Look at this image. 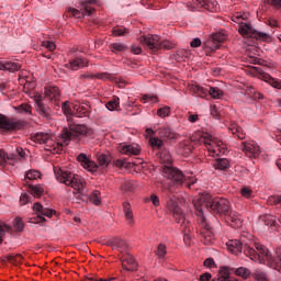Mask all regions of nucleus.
Here are the masks:
<instances>
[{
	"mask_svg": "<svg viewBox=\"0 0 281 281\" xmlns=\"http://www.w3.org/2000/svg\"><path fill=\"white\" fill-rule=\"evenodd\" d=\"M233 21L235 23L239 24L238 32L243 36H249L250 38H261L262 41L269 38V35L267 33L258 32L251 24L244 22L240 20V13H236L233 15Z\"/></svg>",
	"mask_w": 281,
	"mask_h": 281,
	"instance_id": "8",
	"label": "nucleus"
},
{
	"mask_svg": "<svg viewBox=\"0 0 281 281\" xmlns=\"http://www.w3.org/2000/svg\"><path fill=\"white\" fill-rule=\"evenodd\" d=\"M92 78H97L98 80H110V82H122V80L109 72H98L92 75Z\"/></svg>",
	"mask_w": 281,
	"mask_h": 281,
	"instance_id": "26",
	"label": "nucleus"
},
{
	"mask_svg": "<svg viewBox=\"0 0 281 281\" xmlns=\"http://www.w3.org/2000/svg\"><path fill=\"white\" fill-rule=\"evenodd\" d=\"M161 172L164 177L173 181V186H183L186 183V175L175 167H172V156L167 149L160 153Z\"/></svg>",
	"mask_w": 281,
	"mask_h": 281,
	"instance_id": "5",
	"label": "nucleus"
},
{
	"mask_svg": "<svg viewBox=\"0 0 281 281\" xmlns=\"http://www.w3.org/2000/svg\"><path fill=\"white\" fill-rule=\"evenodd\" d=\"M23 122L18 119H9L0 114V133H12L13 131H21Z\"/></svg>",
	"mask_w": 281,
	"mask_h": 281,
	"instance_id": "12",
	"label": "nucleus"
},
{
	"mask_svg": "<svg viewBox=\"0 0 281 281\" xmlns=\"http://www.w3.org/2000/svg\"><path fill=\"white\" fill-rule=\"evenodd\" d=\"M198 224L200 229L198 231L200 234V240L203 245H212L214 243V232H212V227L205 220V216L198 217Z\"/></svg>",
	"mask_w": 281,
	"mask_h": 281,
	"instance_id": "10",
	"label": "nucleus"
},
{
	"mask_svg": "<svg viewBox=\"0 0 281 281\" xmlns=\"http://www.w3.org/2000/svg\"><path fill=\"white\" fill-rule=\"evenodd\" d=\"M112 157L109 154H101L98 156V164L101 168H106L112 161Z\"/></svg>",
	"mask_w": 281,
	"mask_h": 281,
	"instance_id": "32",
	"label": "nucleus"
},
{
	"mask_svg": "<svg viewBox=\"0 0 281 281\" xmlns=\"http://www.w3.org/2000/svg\"><path fill=\"white\" fill-rule=\"evenodd\" d=\"M228 128L233 135L238 137V139H245V131H243V127H240L237 123H232Z\"/></svg>",
	"mask_w": 281,
	"mask_h": 281,
	"instance_id": "30",
	"label": "nucleus"
},
{
	"mask_svg": "<svg viewBox=\"0 0 281 281\" xmlns=\"http://www.w3.org/2000/svg\"><path fill=\"white\" fill-rule=\"evenodd\" d=\"M21 69V64L14 61H0V71H19Z\"/></svg>",
	"mask_w": 281,
	"mask_h": 281,
	"instance_id": "25",
	"label": "nucleus"
},
{
	"mask_svg": "<svg viewBox=\"0 0 281 281\" xmlns=\"http://www.w3.org/2000/svg\"><path fill=\"white\" fill-rule=\"evenodd\" d=\"M139 43L149 48L150 52H159V49H172L175 44L168 40L161 41L159 35H142Z\"/></svg>",
	"mask_w": 281,
	"mask_h": 281,
	"instance_id": "7",
	"label": "nucleus"
},
{
	"mask_svg": "<svg viewBox=\"0 0 281 281\" xmlns=\"http://www.w3.org/2000/svg\"><path fill=\"white\" fill-rule=\"evenodd\" d=\"M78 161L81 162L82 168H85L86 170H89V172H95V170H98V164H95V161L89 159V157H87L86 154H80L77 157Z\"/></svg>",
	"mask_w": 281,
	"mask_h": 281,
	"instance_id": "19",
	"label": "nucleus"
},
{
	"mask_svg": "<svg viewBox=\"0 0 281 281\" xmlns=\"http://www.w3.org/2000/svg\"><path fill=\"white\" fill-rule=\"evenodd\" d=\"M166 254H168V251L166 250V245L160 244L157 248L156 255L158 256V258H166Z\"/></svg>",
	"mask_w": 281,
	"mask_h": 281,
	"instance_id": "53",
	"label": "nucleus"
},
{
	"mask_svg": "<svg viewBox=\"0 0 281 281\" xmlns=\"http://www.w3.org/2000/svg\"><path fill=\"white\" fill-rule=\"evenodd\" d=\"M89 113H91L89 104H87V103H77V104L74 105L72 115L75 117H89Z\"/></svg>",
	"mask_w": 281,
	"mask_h": 281,
	"instance_id": "20",
	"label": "nucleus"
},
{
	"mask_svg": "<svg viewBox=\"0 0 281 281\" xmlns=\"http://www.w3.org/2000/svg\"><path fill=\"white\" fill-rule=\"evenodd\" d=\"M236 276H239L240 278H249L251 276V271L245 267L237 268L235 270Z\"/></svg>",
	"mask_w": 281,
	"mask_h": 281,
	"instance_id": "41",
	"label": "nucleus"
},
{
	"mask_svg": "<svg viewBox=\"0 0 281 281\" xmlns=\"http://www.w3.org/2000/svg\"><path fill=\"white\" fill-rule=\"evenodd\" d=\"M16 111L19 113H24L26 115H32V105L23 103L20 106L16 108Z\"/></svg>",
	"mask_w": 281,
	"mask_h": 281,
	"instance_id": "42",
	"label": "nucleus"
},
{
	"mask_svg": "<svg viewBox=\"0 0 281 281\" xmlns=\"http://www.w3.org/2000/svg\"><path fill=\"white\" fill-rule=\"evenodd\" d=\"M204 267H214V259L213 258H207L204 260Z\"/></svg>",
	"mask_w": 281,
	"mask_h": 281,
	"instance_id": "62",
	"label": "nucleus"
},
{
	"mask_svg": "<svg viewBox=\"0 0 281 281\" xmlns=\"http://www.w3.org/2000/svg\"><path fill=\"white\" fill-rule=\"evenodd\" d=\"M213 167L215 170H227L229 168V160L227 158H216Z\"/></svg>",
	"mask_w": 281,
	"mask_h": 281,
	"instance_id": "28",
	"label": "nucleus"
},
{
	"mask_svg": "<svg viewBox=\"0 0 281 281\" xmlns=\"http://www.w3.org/2000/svg\"><path fill=\"white\" fill-rule=\"evenodd\" d=\"M167 209L172 214L176 223L181 225L182 232L184 234V240H190V232H192V229H190V222L186 220V213H183L181 207H179L177 201L172 199L167 202Z\"/></svg>",
	"mask_w": 281,
	"mask_h": 281,
	"instance_id": "6",
	"label": "nucleus"
},
{
	"mask_svg": "<svg viewBox=\"0 0 281 281\" xmlns=\"http://www.w3.org/2000/svg\"><path fill=\"white\" fill-rule=\"evenodd\" d=\"M209 94L212 95L215 99H218V98H221V95H223V90H221L217 87H211L209 89Z\"/></svg>",
	"mask_w": 281,
	"mask_h": 281,
	"instance_id": "44",
	"label": "nucleus"
},
{
	"mask_svg": "<svg viewBox=\"0 0 281 281\" xmlns=\"http://www.w3.org/2000/svg\"><path fill=\"white\" fill-rule=\"evenodd\" d=\"M114 166L116 168H131V162H127L126 159H116L114 160Z\"/></svg>",
	"mask_w": 281,
	"mask_h": 281,
	"instance_id": "50",
	"label": "nucleus"
},
{
	"mask_svg": "<svg viewBox=\"0 0 281 281\" xmlns=\"http://www.w3.org/2000/svg\"><path fill=\"white\" fill-rule=\"evenodd\" d=\"M226 247L232 254H235V256L245 254V256L254 262H259V265L268 262L272 269H277L278 271L281 269V254L277 252L276 256H271L269 249L263 245L255 244L256 249H254V247L243 244L238 239H232L226 243Z\"/></svg>",
	"mask_w": 281,
	"mask_h": 281,
	"instance_id": "2",
	"label": "nucleus"
},
{
	"mask_svg": "<svg viewBox=\"0 0 281 281\" xmlns=\"http://www.w3.org/2000/svg\"><path fill=\"white\" fill-rule=\"evenodd\" d=\"M241 196H245V199H251L254 191L249 189L248 187H244L240 190Z\"/></svg>",
	"mask_w": 281,
	"mask_h": 281,
	"instance_id": "54",
	"label": "nucleus"
},
{
	"mask_svg": "<svg viewBox=\"0 0 281 281\" xmlns=\"http://www.w3.org/2000/svg\"><path fill=\"white\" fill-rule=\"evenodd\" d=\"M112 249H117L121 254H124L128 250V243L120 237H114L111 240Z\"/></svg>",
	"mask_w": 281,
	"mask_h": 281,
	"instance_id": "23",
	"label": "nucleus"
},
{
	"mask_svg": "<svg viewBox=\"0 0 281 281\" xmlns=\"http://www.w3.org/2000/svg\"><path fill=\"white\" fill-rule=\"evenodd\" d=\"M133 54L139 55L142 54V47L139 46H132Z\"/></svg>",
	"mask_w": 281,
	"mask_h": 281,
	"instance_id": "64",
	"label": "nucleus"
},
{
	"mask_svg": "<svg viewBox=\"0 0 281 281\" xmlns=\"http://www.w3.org/2000/svg\"><path fill=\"white\" fill-rule=\"evenodd\" d=\"M29 192L32 194V196H36L37 199L43 196V193L45 192V188L41 184H29Z\"/></svg>",
	"mask_w": 281,
	"mask_h": 281,
	"instance_id": "27",
	"label": "nucleus"
},
{
	"mask_svg": "<svg viewBox=\"0 0 281 281\" xmlns=\"http://www.w3.org/2000/svg\"><path fill=\"white\" fill-rule=\"evenodd\" d=\"M149 144L151 148H158V150H161V148H164V140H161V138L159 137H151L149 139Z\"/></svg>",
	"mask_w": 281,
	"mask_h": 281,
	"instance_id": "38",
	"label": "nucleus"
},
{
	"mask_svg": "<svg viewBox=\"0 0 281 281\" xmlns=\"http://www.w3.org/2000/svg\"><path fill=\"white\" fill-rule=\"evenodd\" d=\"M111 52L114 54H119V52H126V45L121 43H113L111 44Z\"/></svg>",
	"mask_w": 281,
	"mask_h": 281,
	"instance_id": "43",
	"label": "nucleus"
},
{
	"mask_svg": "<svg viewBox=\"0 0 281 281\" xmlns=\"http://www.w3.org/2000/svg\"><path fill=\"white\" fill-rule=\"evenodd\" d=\"M204 48L206 49V52H216V49H220L221 46L214 41L211 35L207 41L204 42Z\"/></svg>",
	"mask_w": 281,
	"mask_h": 281,
	"instance_id": "31",
	"label": "nucleus"
},
{
	"mask_svg": "<svg viewBox=\"0 0 281 281\" xmlns=\"http://www.w3.org/2000/svg\"><path fill=\"white\" fill-rule=\"evenodd\" d=\"M13 227L18 232H21L22 229H24L25 225L23 224V220L21 217H16L13 222Z\"/></svg>",
	"mask_w": 281,
	"mask_h": 281,
	"instance_id": "49",
	"label": "nucleus"
},
{
	"mask_svg": "<svg viewBox=\"0 0 281 281\" xmlns=\"http://www.w3.org/2000/svg\"><path fill=\"white\" fill-rule=\"evenodd\" d=\"M250 71L252 76H257V78H260V80L268 82V85H270V87H273V89H281V80L271 77L269 74L265 72L262 68L251 67Z\"/></svg>",
	"mask_w": 281,
	"mask_h": 281,
	"instance_id": "15",
	"label": "nucleus"
},
{
	"mask_svg": "<svg viewBox=\"0 0 281 281\" xmlns=\"http://www.w3.org/2000/svg\"><path fill=\"white\" fill-rule=\"evenodd\" d=\"M252 278L256 281H269V278L267 277V272H265L260 269H257L252 272Z\"/></svg>",
	"mask_w": 281,
	"mask_h": 281,
	"instance_id": "36",
	"label": "nucleus"
},
{
	"mask_svg": "<svg viewBox=\"0 0 281 281\" xmlns=\"http://www.w3.org/2000/svg\"><path fill=\"white\" fill-rule=\"evenodd\" d=\"M32 196L27 193H22L20 196V204L27 205V203H32Z\"/></svg>",
	"mask_w": 281,
	"mask_h": 281,
	"instance_id": "48",
	"label": "nucleus"
},
{
	"mask_svg": "<svg viewBox=\"0 0 281 281\" xmlns=\"http://www.w3.org/2000/svg\"><path fill=\"white\" fill-rule=\"evenodd\" d=\"M68 125L59 136V142L54 140L52 135L37 132L31 136L35 144H45L53 153H63V146H69V142L79 140L81 137H91L93 130L87 127L86 124H78L71 117L67 119Z\"/></svg>",
	"mask_w": 281,
	"mask_h": 281,
	"instance_id": "1",
	"label": "nucleus"
},
{
	"mask_svg": "<svg viewBox=\"0 0 281 281\" xmlns=\"http://www.w3.org/2000/svg\"><path fill=\"white\" fill-rule=\"evenodd\" d=\"M54 175L59 183H64L77 190L79 193L78 199L81 201H90L93 205H100V203H102L100 200V191H94L90 195L82 194V190H85V180L82 177L58 167H54Z\"/></svg>",
	"mask_w": 281,
	"mask_h": 281,
	"instance_id": "3",
	"label": "nucleus"
},
{
	"mask_svg": "<svg viewBox=\"0 0 281 281\" xmlns=\"http://www.w3.org/2000/svg\"><path fill=\"white\" fill-rule=\"evenodd\" d=\"M224 218H226L233 227H240L243 225V220L236 211L229 210L228 214L225 215Z\"/></svg>",
	"mask_w": 281,
	"mask_h": 281,
	"instance_id": "24",
	"label": "nucleus"
},
{
	"mask_svg": "<svg viewBox=\"0 0 281 281\" xmlns=\"http://www.w3.org/2000/svg\"><path fill=\"white\" fill-rule=\"evenodd\" d=\"M199 142L200 144H204L211 157H218L222 153H225V147H223V142L214 139L212 135L207 133L201 134L199 137Z\"/></svg>",
	"mask_w": 281,
	"mask_h": 281,
	"instance_id": "9",
	"label": "nucleus"
},
{
	"mask_svg": "<svg viewBox=\"0 0 281 281\" xmlns=\"http://www.w3.org/2000/svg\"><path fill=\"white\" fill-rule=\"evenodd\" d=\"M36 111L41 117L44 120H52V108L45 103L43 97H37L35 99Z\"/></svg>",
	"mask_w": 281,
	"mask_h": 281,
	"instance_id": "17",
	"label": "nucleus"
},
{
	"mask_svg": "<svg viewBox=\"0 0 281 281\" xmlns=\"http://www.w3.org/2000/svg\"><path fill=\"white\" fill-rule=\"evenodd\" d=\"M121 190H123V192H133V190H135V183H133V181H125Z\"/></svg>",
	"mask_w": 281,
	"mask_h": 281,
	"instance_id": "46",
	"label": "nucleus"
},
{
	"mask_svg": "<svg viewBox=\"0 0 281 281\" xmlns=\"http://www.w3.org/2000/svg\"><path fill=\"white\" fill-rule=\"evenodd\" d=\"M36 179H41V172H38L37 170H32L26 172V176H25L26 186H31L30 181H34Z\"/></svg>",
	"mask_w": 281,
	"mask_h": 281,
	"instance_id": "34",
	"label": "nucleus"
},
{
	"mask_svg": "<svg viewBox=\"0 0 281 281\" xmlns=\"http://www.w3.org/2000/svg\"><path fill=\"white\" fill-rule=\"evenodd\" d=\"M45 97L49 99L50 102L58 104L60 98V90L58 89V87L48 86L45 88Z\"/></svg>",
	"mask_w": 281,
	"mask_h": 281,
	"instance_id": "21",
	"label": "nucleus"
},
{
	"mask_svg": "<svg viewBox=\"0 0 281 281\" xmlns=\"http://www.w3.org/2000/svg\"><path fill=\"white\" fill-rule=\"evenodd\" d=\"M150 201H151L153 205H155V207H158V205H159V196H157L155 194H151Z\"/></svg>",
	"mask_w": 281,
	"mask_h": 281,
	"instance_id": "60",
	"label": "nucleus"
},
{
	"mask_svg": "<svg viewBox=\"0 0 281 281\" xmlns=\"http://www.w3.org/2000/svg\"><path fill=\"white\" fill-rule=\"evenodd\" d=\"M159 137H165L166 139H177V134L170 130V127H160L158 130Z\"/></svg>",
	"mask_w": 281,
	"mask_h": 281,
	"instance_id": "29",
	"label": "nucleus"
},
{
	"mask_svg": "<svg viewBox=\"0 0 281 281\" xmlns=\"http://www.w3.org/2000/svg\"><path fill=\"white\" fill-rule=\"evenodd\" d=\"M33 212H35L37 216L31 217L29 223L34 224L45 223V216H47V218H52L54 214H56V211L42 206L40 202L33 204Z\"/></svg>",
	"mask_w": 281,
	"mask_h": 281,
	"instance_id": "13",
	"label": "nucleus"
},
{
	"mask_svg": "<svg viewBox=\"0 0 281 281\" xmlns=\"http://www.w3.org/2000/svg\"><path fill=\"white\" fill-rule=\"evenodd\" d=\"M25 157V150L23 148L18 147L15 149V153L13 154H8L4 151V149H0V166L2 168H5L7 164H14L16 161H21Z\"/></svg>",
	"mask_w": 281,
	"mask_h": 281,
	"instance_id": "14",
	"label": "nucleus"
},
{
	"mask_svg": "<svg viewBox=\"0 0 281 281\" xmlns=\"http://www.w3.org/2000/svg\"><path fill=\"white\" fill-rule=\"evenodd\" d=\"M105 106L109 111H116L120 108V98L113 97Z\"/></svg>",
	"mask_w": 281,
	"mask_h": 281,
	"instance_id": "35",
	"label": "nucleus"
},
{
	"mask_svg": "<svg viewBox=\"0 0 281 281\" xmlns=\"http://www.w3.org/2000/svg\"><path fill=\"white\" fill-rule=\"evenodd\" d=\"M240 148L247 157H254L256 159V157L260 156V146H258L257 142H244L241 143Z\"/></svg>",
	"mask_w": 281,
	"mask_h": 281,
	"instance_id": "16",
	"label": "nucleus"
},
{
	"mask_svg": "<svg viewBox=\"0 0 281 281\" xmlns=\"http://www.w3.org/2000/svg\"><path fill=\"white\" fill-rule=\"evenodd\" d=\"M123 211H124L126 221H128V223H133V209H131V203L124 202Z\"/></svg>",
	"mask_w": 281,
	"mask_h": 281,
	"instance_id": "33",
	"label": "nucleus"
},
{
	"mask_svg": "<svg viewBox=\"0 0 281 281\" xmlns=\"http://www.w3.org/2000/svg\"><path fill=\"white\" fill-rule=\"evenodd\" d=\"M87 281H117V278H108V279H99V280L90 278Z\"/></svg>",
	"mask_w": 281,
	"mask_h": 281,
	"instance_id": "63",
	"label": "nucleus"
},
{
	"mask_svg": "<svg viewBox=\"0 0 281 281\" xmlns=\"http://www.w3.org/2000/svg\"><path fill=\"white\" fill-rule=\"evenodd\" d=\"M191 90L193 91V93H195V95H198L199 98H205V95H207L209 90L201 87V86H192Z\"/></svg>",
	"mask_w": 281,
	"mask_h": 281,
	"instance_id": "37",
	"label": "nucleus"
},
{
	"mask_svg": "<svg viewBox=\"0 0 281 281\" xmlns=\"http://www.w3.org/2000/svg\"><path fill=\"white\" fill-rule=\"evenodd\" d=\"M88 61L85 57H75L69 60V63L65 64L64 67L66 69H70L71 71H78V69H83L87 67Z\"/></svg>",
	"mask_w": 281,
	"mask_h": 281,
	"instance_id": "18",
	"label": "nucleus"
},
{
	"mask_svg": "<svg viewBox=\"0 0 281 281\" xmlns=\"http://www.w3.org/2000/svg\"><path fill=\"white\" fill-rule=\"evenodd\" d=\"M23 260V256L21 255H15V256H9V262L12 265H21Z\"/></svg>",
	"mask_w": 281,
	"mask_h": 281,
	"instance_id": "55",
	"label": "nucleus"
},
{
	"mask_svg": "<svg viewBox=\"0 0 281 281\" xmlns=\"http://www.w3.org/2000/svg\"><path fill=\"white\" fill-rule=\"evenodd\" d=\"M95 3H98L97 0H82L80 1V10L69 8L68 12L69 14L75 16V19H85V16H91L93 11L95 10L91 5H95Z\"/></svg>",
	"mask_w": 281,
	"mask_h": 281,
	"instance_id": "11",
	"label": "nucleus"
},
{
	"mask_svg": "<svg viewBox=\"0 0 281 281\" xmlns=\"http://www.w3.org/2000/svg\"><path fill=\"white\" fill-rule=\"evenodd\" d=\"M7 232H10V226L0 224V245L3 243V236H5Z\"/></svg>",
	"mask_w": 281,
	"mask_h": 281,
	"instance_id": "56",
	"label": "nucleus"
},
{
	"mask_svg": "<svg viewBox=\"0 0 281 281\" xmlns=\"http://www.w3.org/2000/svg\"><path fill=\"white\" fill-rule=\"evenodd\" d=\"M120 153H122V155H128L131 157L133 155H139V153H142V148L137 144L121 145Z\"/></svg>",
	"mask_w": 281,
	"mask_h": 281,
	"instance_id": "22",
	"label": "nucleus"
},
{
	"mask_svg": "<svg viewBox=\"0 0 281 281\" xmlns=\"http://www.w3.org/2000/svg\"><path fill=\"white\" fill-rule=\"evenodd\" d=\"M191 47H201V38L195 37L190 43Z\"/></svg>",
	"mask_w": 281,
	"mask_h": 281,
	"instance_id": "59",
	"label": "nucleus"
},
{
	"mask_svg": "<svg viewBox=\"0 0 281 281\" xmlns=\"http://www.w3.org/2000/svg\"><path fill=\"white\" fill-rule=\"evenodd\" d=\"M61 111L65 113V115H74V105L71 109V105H69V102L66 101L61 103Z\"/></svg>",
	"mask_w": 281,
	"mask_h": 281,
	"instance_id": "45",
	"label": "nucleus"
},
{
	"mask_svg": "<svg viewBox=\"0 0 281 281\" xmlns=\"http://www.w3.org/2000/svg\"><path fill=\"white\" fill-rule=\"evenodd\" d=\"M140 102H143L144 104L146 103H150V104H155L158 102V98L155 94H144L140 99Z\"/></svg>",
	"mask_w": 281,
	"mask_h": 281,
	"instance_id": "40",
	"label": "nucleus"
},
{
	"mask_svg": "<svg viewBox=\"0 0 281 281\" xmlns=\"http://www.w3.org/2000/svg\"><path fill=\"white\" fill-rule=\"evenodd\" d=\"M268 3L274 8H281V0H268Z\"/></svg>",
	"mask_w": 281,
	"mask_h": 281,
	"instance_id": "61",
	"label": "nucleus"
},
{
	"mask_svg": "<svg viewBox=\"0 0 281 281\" xmlns=\"http://www.w3.org/2000/svg\"><path fill=\"white\" fill-rule=\"evenodd\" d=\"M270 205H277V207H281V195H272L269 198Z\"/></svg>",
	"mask_w": 281,
	"mask_h": 281,
	"instance_id": "51",
	"label": "nucleus"
},
{
	"mask_svg": "<svg viewBox=\"0 0 281 281\" xmlns=\"http://www.w3.org/2000/svg\"><path fill=\"white\" fill-rule=\"evenodd\" d=\"M211 36L212 38H214L216 44L220 45V47H221V43H225V41H227V35L223 32H217Z\"/></svg>",
	"mask_w": 281,
	"mask_h": 281,
	"instance_id": "39",
	"label": "nucleus"
},
{
	"mask_svg": "<svg viewBox=\"0 0 281 281\" xmlns=\"http://www.w3.org/2000/svg\"><path fill=\"white\" fill-rule=\"evenodd\" d=\"M124 34H128V30L123 26H116L113 29L114 36H124Z\"/></svg>",
	"mask_w": 281,
	"mask_h": 281,
	"instance_id": "47",
	"label": "nucleus"
},
{
	"mask_svg": "<svg viewBox=\"0 0 281 281\" xmlns=\"http://www.w3.org/2000/svg\"><path fill=\"white\" fill-rule=\"evenodd\" d=\"M42 47H45L48 52H54V49H56V44L52 41H44Z\"/></svg>",
	"mask_w": 281,
	"mask_h": 281,
	"instance_id": "57",
	"label": "nucleus"
},
{
	"mask_svg": "<svg viewBox=\"0 0 281 281\" xmlns=\"http://www.w3.org/2000/svg\"><path fill=\"white\" fill-rule=\"evenodd\" d=\"M199 280L200 281H210V280H212V274L209 273V272H205V273L200 276Z\"/></svg>",
	"mask_w": 281,
	"mask_h": 281,
	"instance_id": "58",
	"label": "nucleus"
},
{
	"mask_svg": "<svg viewBox=\"0 0 281 281\" xmlns=\"http://www.w3.org/2000/svg\"><path fill=\"white\" fill-rule=\"evenodd\" d=\"M157 115L159 117H168L170 115V108L164 106V108L158 109Z\"/></svg>",
	"mask_w": 281,
	"mask_h": 281,
	"instance_id": "52",
	"label": "nucleus"
},
{
	"mask_svg": "<svg viewBox=\"0 0 281 281\" xmlns=\"http://www.w3.org/2000/svg\"><path fill=\"white\" fill-rule=\"evenodd\" d=\"M193 206L198 217L205 216V212H212L215 216H227L229 214V201L223 198L212 199L205 193L193 201Z\"/></svg>",
	"mask_w": 281,
	"mask_h": 281,
	"instance_id": "4",
	"label": "nucleus"
}]
</instances>
